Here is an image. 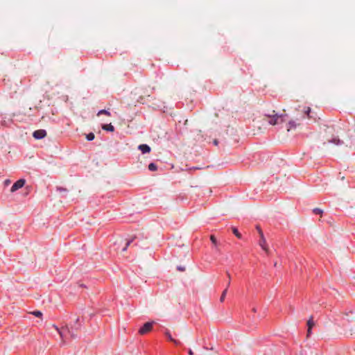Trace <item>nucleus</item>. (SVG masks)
<instances>
[{"label": "nucleus", "mask_w": 355, "mask_h": 355, "mask_svg": "<svg viewBox=\"0 0 355 355\" xmlns=\"http://www.w3.org/2000/svg\"><path fill=\"white\" fill-rule=\"evenodd\" d=\"M266 116L268 119V123L271 125H276L284 121V116L278 114L275 110L268 111L266 114Z\"/></svg>", "instance_id": "nucleus-1"}, {"label": "nucleus", "mask_w": 355, "mask_h": 355, "mask_svg": "<svg viewBox=\"0 0 355 355\" xmlns=\"http://www.w3.org/2000/svg\"><path fill=\"white\" fill-rule=\"evenodd\" d=\"M257 229L259 232V234L260 235V241H259V245L261 247V248L266 252L269 253V249L267 246L266 240L264 237L263 233L262 230L259 228V226L257 227Z\"/></svg>", "instance_id": "nucleus-2"}, {"label": "nucleus", "mask_w": 355, "mask_h": 355, "mask_svg": "<svg viewBox=\"0 0 355 355\" xmlns=\"http://www.w3.org/2000/svg\"><path fill=\"white\" fill-rule=\"evenodd\" d=\"M52 327L59 333L62 343H64V330H67L71 334V338H74L76 337V334L73 332V331H70V329L68 328V327H66L65 328H62V329H60L57 326H55L54 324Z\"/></svg>", "instance_id": "nucleus-3"}, {"label": "nucleus", "mask_w": 355, "mask_h": 355, "mask_svg": "<svg viewBox=\"0 0 355 355\" xmlns=\"http://www.w3.org/2000/svg\"><path fill=\"white\" fill-rule=\"evenodd\" d=\"M153 323L154 322H146L143 327H141L140 328V329L139 330V333L141 334V335H144V334H146L147 333H148L149 331H150L153 329Z\"/></svg>", "instance_id": "nucleus-4"}, {"label": "nucleus", "mask_w": 355, "mask_h": 355, "mask_svg": "<svg viewBox=\"0 0 355 355\" xmlns=\"http://www.w3.org/2000/svg\"><path fill=\"white\" fill-rule=\"evenodd\" d=\"M25 180L20 179L13 184L10 189L11 192H15L20 188L23 187L25 184Z\"/></svg>", "instance_id": "nucleus-5"}, {"label": "nucleus", "mask_w": 355, "mask_h": 355, "mask_svg": "<svg viewBox=\"0 0 355 355\" xmlns=\"http://www.w3.org/2000/svg\"><path fill=\"white\" fill-rule=\"evenodd\" d=\"M33 136L36 139H41L44 138L46 136V132L45 130H42V129L37 130L33 132Z\"/></svg>", "instance_id": "nucleus-6"}, {"label": "nucleus", "mask_w": 355, "mask_h": 355, "mask_svg": "<svg viewBox=\"0 0 355 355\" xmlns=\"http://www.w3.org/2000/svg\"><path fill=\"white\" fill-rule=\"evenodd\" d=\"M139 149L142 152V153H147L150 151V148L147 144L139 145Z\"/></svg>", "instance_id": "nucleus-7"}, {"label": "nucleus", "mask_w": 355, "mask_h": 355, "mask_svg": "<svg viewBox=\"0 0 355 355\" xmlns=\"http://www.w3.org/2000/svg\"><path fill=\"white\" fill-rule=\"evenodd\" d=\"M297 125H300V123H297L294 120L290 121L289 123H288V131H290L291 130L295 128Z\"/></svg>", "instance_id": "nucleus-8"}, {"label": "nucleus", "mask_w": 355, "mask_h": 355, "mask_svg": "<svg viewBox=\"0 0 355 355\" xmlns=\"http://www.w3.org/2000/svg\"><path fill=\"white\" fill-rule=\"evenodd\" d=\"M165 334L167 336V338H168V340L170 341L173 342L174 344L179 345L180 343V341L172 338L171 334H170V332L168 331H166Z\"/></svg>", "instance_id": "nucleus-9"}, {"label": "nucleus", "mask_w": 355, "mask_h": 355, "mask_svg": "<svg viewBox=\"0 0 355 355\" xmlns=\"http://www.w3.org/2000/svg\"><path fill=\"white\" fill-rule=\"evenodd\" d=\"M102 128L106 131L110 132H113L114 130V128L111 123L103 125Z\"/></svg>", "instance_id": "nucleus-10"}, {"label": "nucleus", "mask_w": 355, "mask_h": 355, "mask_svg": "<svg viewBox=\"0 0 355 355\" xmlns=\"http://www.w3.org/2000/svg\"><path fill=\"white\" fill-rule=\"evenodd\" d=\"M311 111V107H304V113L305 115H306L307 118H309V119L312 118V116L310 115Z\"/></svg>", "instance_id": "nucleus-11"}, {"label": "nucleus", "mask_w": 355, "mask_h": 355, "mask_svg": "<svg viewBox=\"0 0 355 355\" xmlns=\"http://www.w3.org/2000/svg\"><path fill=\"white\" fill-rule=\"evenodd\" d=\"M232 232L233 234L238 238V239H241V234L239 233V232L238 231L237 228L234 227H232Z\"/></svg>", "instance_id": "nucleus-12"}, {"label": "nucleus", "mask_w": 355, "mask_h": 355, "mask_svg": "<svg viewBox=\"0 0 355 355\" xmlns=\"http://www.w3.org/2000/svg\"><path fill=\"white\" fill-rule=\"evenodd\" d=\"M101 114H105L107 116H110V112L106 110H101L98 111L97 113V116H100Z\"/></svg>", "instance_id": "nucleus-13"}, {"label": "nucleus", "mask_w": 355, "mask_h": 355, "mask_svg": "<svg viewBox=\"0 0 355 355\" xmlns=\"http://www.w3.org/2000/svg\"><path fill=\"white\" fill-rule=\"evenodd\" d=\"M31 313L37 318H42V313L40 311H34L33 312H31Z\"/></svg>", "instance_id": "nucleus-14"}, {"label": "nucleus", "mask_w": 355, "mask_h": 355, "mask_svg": "<svg viewBox=\"0 0 355 355\" xmlns=\"http://www.w3.org/2000/svg\"><path fill=\"white\" fill-rule=\"evenodd\" d=\"M227 292V287L222 293V295H221L220 298V302H223L225 300Z\"/></svg>", "instance_id": "nucleus-15"}, {"label": "nucleus", "mask_w": 355, "mask_h": 355, "mask_svg": "<svg viewBox=\"0 0 355 355\" xmlns=\"http://www.w3.org/2000/svg\"><path fill=\"white\" fill-rule=\"evenodd\" d=\"M307 326L309 329H312V327L314 326V322L313 320V317H311V318L307 322Z\"/></svg>", "instance_id": "nucleus-16"}, {"label": "nucleus", "mask_w": 355, "mask_h": 355, "mask_svg": "<svg viewBox=\"0 0 355 355\" xmlns=\"http://www.w3.org/2000/svg\"><path fill=\"white\" fill-rule=\"evenodd\" d=\"M157 168V166L154 163H150L148 165V169L152 171H156Z\"/></svg>", "instance_id": "nucleus-17"}, {"label": "nucleus", "mask_w": 355, "mask_h": 355, "mask_svg": "<svg viewBox=\"0 0 355 355\" xmlns=\"http://www.w3.org/2000/svg\"><path fill=\"white\" fill-rule=\"evenodd\" d=\"M95 136L94 134L92 132H90L86 135V139L88 141H92L94 139Z\"/></svg>", "instance_id": "nucleus-18"}, {"label": "nucleus", "mask_w": 355, "mask_h": 355, "mask_svg": "<svg viewBox=\"0 0 355 355\" xmlns=\"http://www.w3.org/2000/svg\"><path fill=\"white\" fill-rule=\"evenodd\" d=\"M210 240L214 245H217V240L214 235L210 236Z\"/></svg>", "instance_id": "nucleus-19"}, {"label": "nucleus", "mask_w": 355, "mask_h": 355, "mask_svg": "<svg viewBox=\"0 0 355 355\" xmlns=\"http://www.w3.org/2000/svg\"><path fill=\"white\" fill-rule=\"evenodd\" d=\"M313 211L315 214H322V210L319 208H315Z\"/></svg>", "instance_id": "nucleus-20"}, {"label": "nucleus", "mask_w": 355, "mask_h": 355, "mask_svg": "<svg viewBox=\"0 0 355 355\" xmlns=\"http://www.w3.org/2000/svg\"><path fill=\"white\" fill-rule=\"evenodd\" d=\"M134 239L128 241L125 243V246L123 248V251H125L127 250V248L129 246V245L132 242Z\"/></svg>", "instance_id": "nucleus-21"}, {"label": "nucleus", "mask_w": 355, "mask_h": 355, "mask_svg": "<svg viewBox=\"0 0 355 355\" xmlns=\"http://www.w3.org/2000/svg\"><path fill=\"white\" fill-rule=\"evenodd\" d=\"M227 275L228 278H229V279H227L228 283H227V287L228 288V286H230V279H231V277H230V273H229V272H227Z\"/></svg>", "instance_id": "nucleus-22"}, {"label": "nucleus", "mask_w": 355, "mask_h": 355, "mask_svg": "<svg viewBox=\"0 0 355 355\" xmlns=\"http://www.w3.org/2000/svg\"><path fill=\"white\" fill-rule=\"evenodd\" d=\"M311 329H309V328H308V330H307V336H309L311 334Z\"/></svg>", "instance_id": "nucleus-23"}, {"label": "nucleus", "mask_w": 355, "mask_h": 355, "mask_svg": "<svg viewBox=\"0 0 355 355\" xmlns=\"http://www.w3.org/2000/svg\"><path fill=\"white\" fill-rule=\"evenodd\" d=\"M188 353H189V355H193V351L191 349H189Z\"/></svg>", "instance_id": "nucleus-24"}, {"label": "nucleus", "mask_w": 355, "mask_h": 355, "mask_svg": "<svg viewBox=\"0 0 355 355\" xmlns=\"http://www.w3.org/2000/svg\"><path fill=\"white\" fill-rule=\"evenodd\" d=\"M178 270H180V271H184V268L178 267Z\"/></svg>", "instance_id": "nucleus-25"}, {"label": "nucleus", "mask_w": 355, "mask_h": 355, "mask_svg": "<svg viewBox=\"0 0 355 355\" xmlns=\"http://www.w3.org/2000/svg\"><path fill=\"white\" fill-rule=\"evenodd\" d=\"M78 322H79V318H78L76 319V322L78 323Z\"/></svg>", "instance_id": "nucleus-26"}, {"label": "nucleus", "mask_w": 355, "mask_h": 355, "mask_svg": "<svg viewBox=\"0 0 355 355\" xmlns=\"http://www.w3.org/2000/svg\"><path fill=\"white\" fill-rule=\"evenodd\" d=\"M152 88H153V89H156V86L154 85V86L152 87Z\"/></svg>", "instance_id": "nucleus-27"}, {"label": "nucleus", "mask_w": 355, "mask_h": 355, "mask_svg": "<svg viewBox=\"0 0 355 355\" xmlns=\"http://www.w3.org/2000/svg\"><path fill=\"white\" fill-rule=\"evenodd\" d=\"M187 122H188V120H186L185 122H184V124L187 125Z\"/></svg>", "instance_id": "nucleus-28"}, {"label": "nucleus", "mask_w": 355, "mask_h": 355, "mask_svg": "<svg viewBox=\"0 0 355 355\" xmlns=\"http://www.w3.org/2000/svg\"><path fill=\"white\" fill-rule=\"evenodd\" d=\"M9 182H10V181H9V180H6V184H9Z\"/></svg>", "instance_id": "nucleus-29"}, {"label": "nucleus", "mask_w": 355, "mask_h": 355, "mask_svg": "<svg viewBox=\"0 0 355 355\" xmlns=\"http://www.w3.org/2000/svg\"><path fill=\"white\" fill-rule=\"evenodd\" d=\"M252 311H253L254 312H256V309H252Z\"/></svg>", "instance_id": "nucleus-30"}]
</instances>
